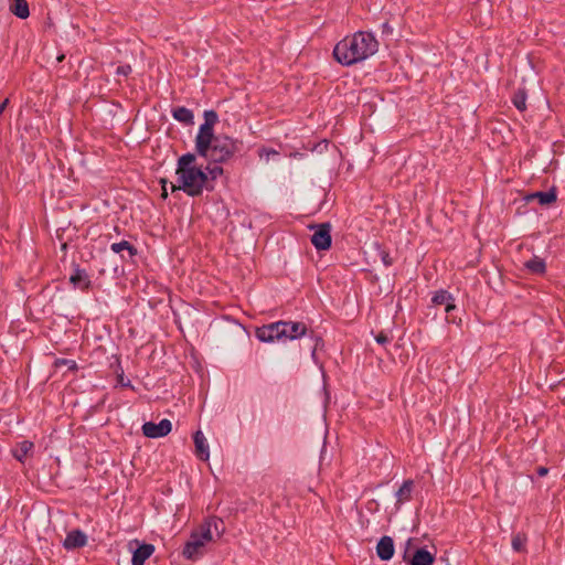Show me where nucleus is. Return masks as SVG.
<instances>
[{"label": "nucleus", "mask_w": 565, "mask_h": 565, "mask_svg": "<svg viewBox=\"0 0 565 565\" xmlns=\"http://www.w3.org/2000/svg\"><path fill=\"white\" fill-rule=\"evenodd\" d=\"M379 50V42L370 32L358 31L352 36L341 40L333 50L335 60L350 66L374 55Z\"/></svg>", "instance_id": "obj_1"}, {"label": "nucleus", "mask_w": 565, "mask_h": 565, "mask_svg": "<svg viewBox=\"0 0 565 565\" xmlns=\"http://www.w3.org/2000/svg\"><path fill=\"white\" fill-rule=\"evenodd\" d=\"M308 334V328L300 321H276L256 329L255 335L262 342L296 340Z\"/></svg>", "instance_id": "obj_2"}, {"label": "nucleus", "mask_w": 565, "mask_h": 565, "mask_svg": "<svg viewBox=\"0 0 565 565\" xmlns=\"http://www.w3.org/2000/svg\"><path fill=\"white\" fill-rule=\"evenodd\" d=\"M243 142L226 135H217L205 153L198 156L213 163H226L241 151Z\"/></svg>", "instance_id": "obj_3"}, {"label": "nucleus", "mask_w": 565, "mask_h": 565, "mask_svg": "<svg viewBox=\"0 0 565 565\" xmlns=\"http://www.w3.org/2000/svg\"><path fill=\"white\" fill-rule=\"evenodd\" d=\"M175 173L178 184L170 183L171 192L183 191L189 196H199L204 189L212 190L207 186V174L201 168L183 169Z\"/></svg>", "instance_id": "obj_4"}, {"label": "nucleus", "mask_w": 565, "mask_h": 565, "mask_svg": "<svg viewBox=\"0 0 565 565\" xmlns=\"http://www.w3.org/2000/svg\"><path fill=\"white\" fill-rule=\"evenodd\" d=\"M212 540V533L209 532L207 527L204 532H202L200 529L198 531H193L189 541L183 546V557L190 561L199 559L205 553L206 543L211 542Z\"/></svg>", "instance_id": "obj_5"}, {"label": "nucleus", "mask_w": 565, "mask_h": 565, "mask_svg": "<svg viewBox=\"0 0 565 565\" xmlns=\"http://www.w3.org/2000/svg\"><path fill=\"white\" fill-rule=\"evenodd\" d=\"M311 230H315L311 236V243L318 250H327L331 247L332 237H331V224L320 223L310 226Z\"/></svg>", "instance_id": "obj_6"}, {"label": "nucleus", "mask_w": 565, "mask_h": 565, "mask_svg": "<svg viewBox=\"0 0 565 565\" xmlns=\"http://www.w3.org/2000/svg\"><path fill=\"white\" fill-rule=\"evenodd\" d=\"M431 302L435 306H445V311L447 313V321L456 323V318L451 316V312L456 310V303L454 296L445 289H439L434 292L431 297Z\"/></svg>", "instance_id": "obj_7"}, {"label": "nucleus", "mask_w": 565, "mask_h": 565, "mask_svg": "<svg viewBox=\"0 0 565 565\" xmlns=\"http://www.w3.org/2000/svg\"><path fill=\"white\" fill-rule=\"evenodd\" d=\"M215 137H217V135L214 134V126L203 122L195 137L196 153H205L207 147L213 142Z\"/></svg>", "instance_id": "obj_8"}, {"label": "nucleus", "mask_w": 565, "mask_h": 565, "mask_svg": "<svg viewBox=\"0 0 565 565\" xmlns=\"http://www.w3.org/2000/svg\"><path fill=\"white\" fill-rule=\"evenodd\" d=\"M172 429V424L169 419L163 418L158 424L147 422L142 425V434L148 438H161L167 436Z\"/></svg>", "instance_id": "obj_9"}, {"label": "nucleus", "mask_w": 565, "mask_h": 565, "mask_svg": "<svg viewBox=\"0 0 565 565\" xmlns=\"http://www.w3.org/2000/svg\"><path fill=\"white\" fill-rule=\"evenodd\" d=\"M87 544V535L79 529L70 531L63 541V547L67 551L83 547Z\"/></svg>", "instance_id": "obj_10"}, {"label": "nucleus", "mask_w": 565, "mask_h": 565, "mask_svg": "<svg viewBox=\"0 0 565 565\" xmlns=\"http://www.w3.org/2000/svg\"><path fill=\"white\" fill-rule=\"evenodd\" d=\"M138 545L136 550L132 551L131 565H145V562L153 554L154 546L149 543L139 544L138 541H134ZM132 542L130 543V545Z\"/></svg>", "instance_id": "obj_11"}, {"label": "nucleus", "mask_w": 565, "mask_h": 565, "mask_svg": "<svg viewBox=\"0 0 565 565\" xmlns=\"http://www.w3.org/2000/svg\"><path fill=\"white\" fill-rule=\"evenodd\" d=\"M70 282L81 290H87L92 286L87 271L78 265H74L73 273L70 276Z\"/></svg>", "instance_id": "obj_12"}, {"label": "nucleus", "mask_w": 565, "mask_h": 565, "mask_svg": "<svg viewBox=\"0 0 565 565\" xmlns=\"http://www.w3.org/2000/svg\"><path fill=\"white\" fill-rule=\"evenodd\" d=\"M395 553L394 541L391 536H382L376 544V554L382 561H390Z\"/></svg>", "instance_id": "obj_13"}, {"label": "nucleus", "mask_w": 565, "mask_h": 565, "mask_svg": "<svg viewBox=\"0 0 565 565\" xmlns=\"http://www.w3.org/2000/svg\"><path fill=\"white\" fill-rule=\"evenodd\" d=\"M415 483L412 479L404 480L402 486L398 488V490L395 492V507L396 509H399L404 503L412 500L413 491H414Z\"/></svg>", "instance_id": "obj_14"}, {"label": "nucleus", "mask_w": 565, "mask_h": 565, "mask_svg": "<svg viewBox=\"0 0 565 565\" xmlns=\"http://www.w3.org/2000/svg\"><path fill=\"white\" fill-rule=\"evenodd\" d=\"M110 250L115 254H120L122 260L132 259L138 254L137 248L127 241L113 243Z\"/></svg>", "instance_id": "obj_15"}, {"label": "nucleus", "mask_w": 565, "mask_h": 565, "mask_svg": "<svg viewBox=\"0 0 565 565\" xmlns=\"http://www.w3.org/2000/svg\"><path fill=\"white\" fill-rule=\"evenodd\" d=\"M384 97L381 96L375 89L369 88L362 90L358 98L356 104H361L362 106H377L379 103L384 102Z\"/></svg>", "instance_id": "obj_16"}, {"label": "nucleus", "mask_w": 565, "mask_h": 565, "mask_svg": "<svg viewBox=\"0 0 565 565\" xmlns=\"http://www.w3.org/2000/svg\"><path fill=\"white\" fill-rule=\"evenodd\" d=\"M193 441L195 445V454L201 460H207L210 458L209 444L204 434L201 430H196L193 435Z\"/></svg>", "instance_id": "obj_17"}, {"label": "nucleus", "mask_w": 565, "mask_h": 565, "mask_svg": "<svg viewBox=\"0 0 565 565\" xmlns=\"http://www.w3.org/2000/svg\"><path fill=\"white\" fill-rule=\"evenodd\" d=\"M435 555L425 547L417 548L413 557L408 561V565H433Z\"/></svg>", "instance_id": "obj_18"}, {"label": "nucleus", "mask_w": 565, "mask_h": 565, "mask_svg": "<svg viewBox=\"0 0 565 565\" xmlns=\"http://www.w3.org/2000/svg\"><path fill=\"white\" fill-rule=\"evenodd\" d=\"M34 448V444L30 440H23L18 443L15 447L12 449V456L20 462H23L24 459L32 452Z\"/></svg>", "instance_id": "obj_19"}, {"label": "nucleus", "mask_w": 565, "mask_h": 565, "mask_svg": "<svg viewBox=\"0 0 565 565\" xmlns=\"http://www.w3.org/2000/svg\"><path fill=\"white\" fill-rule=\"evenodd\" d=\"M209 529V532L213 534V531L216 533L217 537H221V535L224 532L223 521L216 516H211L206 519L201 525L200 530L204 532Z\"/></svg>", "instance_id": "obj_20"}, {"label": "nucleus", "mask_w": 565, "mask_h": 565, "mask_svg": "<svg viewBox=\"0 0 565 565\" xmlns=\"http://www.w3.org/2000/svg\"><path fill=\"white\" fill-rule=\"evenodd\" d=\"M524 267L532 274L543 275L546 271V264L543 258L533 256L524 263Z\"/></svg>", "instance_id": "obj_21"}, {"label": "nucleus", "mask_w": 565, "mask_h": 565, "mask_svg": "<svg viewBox=\"0 0 565 565\" xmlns=\"http://www.w3.org/2000/svg\"><path fill=\"white\" fill-rule=\"evenodd\" d=\"M10 11L20 19H26L30 14L29 6L25 0H13L10 4Z\"/></svg>", "instance_id": "obj_22"}, {"label": "nucleus", "mask_w": 565, "mask_h": 565, "mask_svg": "<svg viewBox=\"0 0 565 565\" xmlns=\"http://www.w3.org/2000/svg\"><path fill=\"white\" fill-rule=\"evenodd\" d=\"M532 198L537 199L541 205H548L556 201V189L553 186L548 191L545 192H535L532 194Z\"/></svg>", "instance_id": "obj_23"}, {"label": "nucleus", "mask_w": 565, "mask_h": 565, "mask_svg": "<svg viewBox=\"0 0 565 565\" xmlns=\"http://www.w3.org/2000/svg\"><path fill=\"white\" fill-rule=\"evenodd\" d=\"M195 159V154L190 152L181 156L178 159V167L175 172L182 171L183 169L198 168L196 166H194Z\"/></svg>", "instance_id": "obj_24"}, {"label": "nucleus", "mask_w": 565, "mask_h": 565, "mask_svg": "<svg viewBox=\"0 0 565 565\" xmlns=\"http://www.w3.org/2000/svg\"><path fill=\"white\" fill-rule=\"evenodd\" d=\"M526 542H527V537L524 533H516L515 535H513L512 542H511L513 551H515V552L525 551Z\"/></svg>", "instance_id": "obj_25"}, {"label": "nucleus", "mask_w": 565, "mask_h": 565, "mask_svg": "<svg viewBox=\"0 0 565 565\" xmlns=\"http://www.w3.org/2000/svg\"><path fill=\"white\" fill-rule=\"evenodd\" d=\"M173 117L179 121H190L193 118V114L190 108H172Z\"/></svg>", "instance_id": "obj_26"}, {"label": "nucleus", "mask_w": 565, "mask_h": 565, "mask_svg": "<svg viewBox=\"0 0 565 565\" xmlns=\"http://www.w3.org/2000/svg\"><path fill=\"white\" fill-rule=\"evenodd\" d=\"M309 338L312 342V345L310 347L311 348V355L312 358L315 359L316 358V352L323 347V340L316 335L312 331L309 333Z\"/></svg>", "instance_id": "obj_27"}, {"label": "nucleus", "mask_w": 565, "mask_h": 565, "mask_svg": "<svg viewBox=\"0 0 565 565\" xmlns=\"http://www.w3.org/2000/svg\"><path fill=\"white\" fill-rule=\"evenodd\" d=\"M526 99H527L526 92L523 89H520L513 96V99H512L513 106H515V107L525 106Z\"/></svg>", "instance_id": "obj_28"}, {"label": "nucleus", "mask_w": 565, "mask_h": 565, "mask_svg": "<svg viewBox=\"0 0 565 565\" xmlns=\"http://www.w3.org/2000/svg\"><path fill=\"white\" fill-rule=\"evenodd\" d=\"M205 172L207 174V178L211 177L212 180L217 179L220 175L223 174L224 170L218 163H215L213 167L207 166Z\"/></svg>", "instance_id": "obj_29"}, {"label": "nucleus", "mask_w": 565, "mask_h": 565, "mask_svg": "<svg viewBox=\"0 0 565 565\" xmlns=\"http://www.w3.org/2000/svg\"><path fill=\"white\" fill-rule=\"evenodd\" d=\"M203 117L204 124L215 126V124L218 121V115L213 109L205 110Z\"/></svg>", "instance_id": "obj_30"}, {"label": "nucleus", "mask_w": 565, "mask_h": 565, "mask_svg": "<svg viewBox=\"0 0 565 565\" xmlns=\"http://www.w3.org/2000/svg\"><path fill=\"white\" fill-rule=\"evenodd\" d=\"M531 103H534V104H547L548 105L550 102L545 98L543 93L537 90V92H533L532 93Z\"/></svg>", "instance_id": "obj_31"}, {"label": "nucleus", "mask_w": 565, "mask_h": 565, "mask_svg": "<svg viewBox=\"0 0 565 565\" xmlns=\"http://www.w3.org/2000/svg\"><path fill=\"white\" fill-rule=\"evenodd\" d=\"M375 341L381 344V345H385L387 343L391 342V338L388 337V334L385 332V331H381L379 332L375 337H374Z\"/></svg>", "instance_id": "obj_32"}, {"label": "nucleus", "mask_w": 565, "mask_h": 565, "mask_svg": "<svg viewBox=\"0 0 565 565\" xmlns=\"http://www.w3.org/2000/svg\"><path fill=\"white\" fill-rule=\"evenodd\" d=\"M56 364L57 365H60V364L67 365L70 370H76L77 369L76 362L73 361V360L61 359V360H57Z\"/></svg>", "instance_id": "obj_33"}, {"label": "nucleus", "mask_w": 565, "mask_h": 565, "mask_svg": "<svg viewBox=\"0 0 565 565\" xmlns=\"http://www.w3.org/2000/svg\"><path fill=\"white\" fill-rule=\"evenodd\" d=\"M130 72H131V66L130 65L118 66L117 71H116V73L118 75H122V76H127L128 74H130Z\"/></svg>", "instance_id": "obj_34"}, {"label": "nucleus", "mask_w": 565, "mask_h": 565, "mask_svg": "<svg viewBox=\"0 0 565 565\" xmlns=\"http://www.w3.org/2000/svg\"><path fill=\"white\" fill-rule=\"evenodd\" d=\"M381 258H382V262L383 264L388 267L392 265V258L390 257V254L385 250H382L381 252Z\"/></svg>", "instance_id": "obj_35"}, {"label": "nucleus", "mask_w": 565, "mask_h": 565, "mask_svg": "<svg viewBox=\"0 0 565 565\" xmlns=\"http://www.w3.org/2000/svg\"><path fill=\"white\" fill-rule=\"evenodd\" d=\"M160 183H161V185H162V194H161V196H162L163 199H167V198H168V190H167L168 181H167L166 179H161V180H160Z\"/></svg>", "instance_id": "obj_36"}, {"label": "nucleus", "mask_w": 565, "mask_h": 565, "mask_svg": "<svg viewBox=\"0 0 565 565\" xmlns=\"http://www.w3.org/2000/svg\"><path fill=\"white\" fill-rule=\"evenodd\" d=\"M118 383H119L121 386H125V387H132V386H131L130 381H129V380L125 381V379H124V375H122V374L118 376Z\"/></svg>", "instance_id": "obj_37"}, {"label": "nucleus", "mask_w": 565, "mask_h": 565, "mask_svg": "<svg viewBox=\"0 0 565 565\" xmlns=\"http://www.w3.org/2000/svg\"><path fill=\"white\" fill-rule=\"evenodd\" d=\"M536 473L539 477H545L548 473V469L541 466L536 469Z\"/></svg>", "instance_id": "obj_38"}, {"label": "nucleus", "mask_w": 565, "mask_h": 565, "mask_svg": "<svg viewBox=\"0 0 565 565\" xmlns=\"http://www.w3.org/2000/svg\"><path fill=\"white\" fill-rule=\"evenodd\" d=\"M8 103H9V99H8V98H6V99H3V100L0 103V106H1V107L8 106Z\"/></svg>", "instance_id": "obj_39"}, {"label": "nucleus", "mask_w": 565, "mask_h": 565, "mask_svg": "<svg viewBox=\"0 0 565 565\" xmlns=\"http://www.w3.org/2000/svg\"><path fill=\"white\" fill-rule=\"evenodd\" d=\"M267 154H268V156H269V154H274V156H276V154H278V152H277V151H275V150H269V151H267Z\"/></svg>", "instance_id": "obj_40"}, {"label": "nucleus", "mask_w": 565, "mask_h": 565, "mask_svg": "<svg viewBox=\"0 0 565 565\" xmlns=\"http://www.w3.org/2000/svg\"><path fill=\"white\" fill-rule=\"evenodd\" d=\"M407 554H408V550L406 548L405 552H404V555H403V559L406 561L407 559Z\"/></svg>", "instance_id": "obj_41"}, {"label": "nucleus", "mask_w": 565, "mask_h": 565, "mask_svg": "<svg viewBox=\"0 0 565 565\" xmlns=\"http://www.w3.org/2000/svg\"><path fill=\"white\" fill-rule=\"evenodd\" d=\"M63 58H64V56H63V55H61V56H58V57H57V61H60V62H61Z\"/></svg>", "instance_id": "obj_42"}]
</instances>
